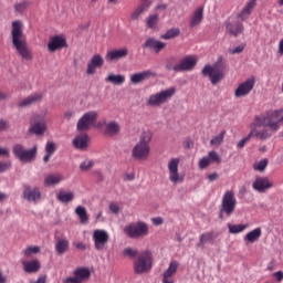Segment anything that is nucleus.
Returning <instances> with one entry per match:
<instances>
[{
  "label": "nucleus",
  "mask_w": 283,
  "mask_h": 283,
  "mask_svg": "<svg viewBox=\"0 0 283 283\" xmlns=\"http://www.w3.org/2000/svg\"><path fill=\"white\" fill-rule=\"evenodd\" d=\"M211 165V160L209 159V157H203L200 159L199 161V168L200 169H207V167Z\"/></svg>",
  "instance_id": "53"
},
{
  "label": "nucleus",
  "mask_w": 283,
  "mask_h": 283,
  "mask_svg": "<svg viewBox=\"0 0 283 283\" xmlns=\"http://www.w3.org/2000/svg\"><path fill=\"white\" fill-rule=\"evenodd\" d=\"M43 101V95L41 93H34L19 103V107H30V105H36Z\"/></svg>",
  "instance_id": "23"
},
{
  "label": "nucleus",
  "mask_w": 283,
  "mask_h": 283,
  "mask_svg": "<svg viewBox=\"0 0 283 283\" xmlns=\"http://www.w3.org/2000/svg\"><path fill=\"white\" fill-rule=\"evenodd\" d=\"M176 36H180V29L179 28H171L166 31L165 34L161 35V39L165 41H169V39H176Z\"/></svg>",
  "instance_id": "39"
},
{
  "label": "nucleus",
  "mask_w": 283,
  "mask_h": 283,
  "mask_svg": "<svg viewBox=\"0 0 283 283\" xmlns=\"http://www.w3.org/2000/svg\"><path fill=\"white\" fill-rule=\"evenodd\" d=\"M143 48H147L148 50H153L155 54H159L163 52V50H165V48H167V43L160 42L154 38H148Z\"/></svg>",
  "instance_id": "19"
},
{
  "label": "nucleus",
  "mask_w": 283,
  "mask_h": 283,
  "mask_svg": "<svg viewBox=\"0 0 283 283\" xmlns=\"http://www.w3.org/2000/svg\"><path fill=\"white\" fill-rule=\"evenodd\" d=\"M208 158L210 159V163H222V158H220V155H218V153L213 150L208 154Z\"/></svg>",
  "instance_id": "48"
},
{
  "label": "nucleus",
  "mask_w": 283,
  "mask_h": 283,
  "mask_svg": "<svg viewBox=\"0 0 283 283\" xmlns=\"http://www.w3.org/2000/svg\"><path fill=\"white\" fill-rule=\"evenodd\" d=\"M226 32L230 34V36H240L244 32V24L240 21L228 22L226 24Z\"/></svg>",
  "instance_id": "20"
},
{
  "label": "nucleus",
  "mask_w": 283,
  "mask_h": 283,
  "mask_svg": "<svg viewBox=\"0 0 283 283\" xmlns=\"http://www.w3.org/2000/svg\"><path fill=\"white\" fill-rule=\"evenodd\" d=\"M249 228V223L245 224H228V229H229V233L232 234H238V233H242V231H244L245 229Z\"/></svg>",
  "instance_id": "38"
},
{
  "label": "nucleus",
  "mask_w": 283,
  "mask_h": 283,
  "mask_svg": "<svg viewBox=\"0 0 283 283\" xmlns=\"http://www.w3.org/2000/svg\"><path fill=\"white\" fill-rule=\"evenodd\" d=\"M260 238H262V228H255L244 235L243 241L245 244H253L258 242Z\"/></svg>",
  "instance_id": "26"
},
{
  "label": "nucleus",
  "mask_w": 283,
  "mask_h": 283,
  "mask_svg": "<svg viewBox=\"0 0 283 283\" xmlns=\"http://www.w3.org/2000/svg\"><path fill=\"white\" fill-rule=\"evenodd\" d=\"M70 251V240L65 237L55 238V252L57 255H63Z\"/></svg>",
  "instance_id": "21"
},
{
  "label": "nucleus",
  "mask_w": 283,
  "mask_h": 283,
  "mask_svg": "<svg viewBox=\"0 0 283 283\" xmlns=\"http://www.w3.org/2000/svg\"><path fill=\"white\" fill-rule=\"evenodd\" d=\"M98 119V113L91 111L85 113L77 122L76 129L77 132H88L90 127L96 125Z\"/></svg>",
  "instance_id": "9"
},
{
  "label": "nucleus",
  "mask_w": 283,
  "mask_h": 283,
  "mask_svg": "<svg viewBox=\"0 0 283 283\" xmlns=\"http://www.w3.org/2000/svg\"><path fill=\"white\" fill-rule=\"evenodd\" d=\"M198 65V57L195 55H187L178 64H176V73L178 72H191L193 67Z\"/></svg>",
  "instance_id": "13"
},
{
  "label": "nucleus",
  "mask_w": 283,
  "mask_h": 283,
  "mask_svg": "<svg viewBox=\"0 0 283 283\" xmlns=\"http://www.w3.org/2000/svg\"><path fill=\"white\" fill-rule=\"evenodd\" d=\"M184 147L186 149H191V147H193V142H191V139H187L184 144Z\"/></svg>",
  "instance_id": "63"
},
{
  "label": "nucleus",
  "mask_w": 283,
  "mask_h": 283,
  "mask_svg": "<svg viewBox=\"0 0 283 283\" xmlns=\"http://www.w3.org/2000/svg\"><path fill=\"white\" fill-rule=\"evenodd\" d=\"M87 140H90L87 135H78L73 139V145L76 149H81L83 151L87 149Z\"/></svg>",
  "instance_id": "31"
},
{
  "label": "nucleus",
  "mask_w": 283,
  "mask_h": 283,
  "mask_svg": "<svg viewBox=\"0 0 283 283\" xmlns=\"http://www.w3.org/2000/svg\"><path fill=\"white\" fill-rule=\"evenodd\" d=\"M269 166V159H262L261 161L253 165L254 171H264Z\"/></svg>",
  "instance_id": "45"
},
{
  "label": "nucleus",
  "mask_w": 283,
  "mask_h": 283,
  "mask_svg": "<svg viewBox=\"0 0 283 283\" xmlns=\"http://www.w3.org/2000/svg\"><path fill=\"white\" fill-rule=\"evenodd\" d=\"M28 6H30V2L22 1V2L14 4V10L18 14H23V12H25V10H28Z\"/></svg>",
  "instance_id": "42"
},
{
  "label": "nucleus",
  "mask_w": 283,
  "mask_h": 283,
  "mask_svg": "<svg viewBox=\"0 0 283 283\" xmlns=\"http://www.w3.org/2000/svg\"><path fill=\"white\" fill-rule=\"evenodd\" d=\"M11 41L14 50L21 55L24 61H32V50L28 46V40L23 34V22L15 20L11 23Z\"/></svg>",
  "instance_id": "1"
},
{
  "label": "nucleus",
  "mask_w": 283,
  "mask_h": 283,
  "mask_svg": "<svg viewBox=\"0 0 283 283\" xmlns=\"http://www.w3.org/2000/svg\"><path fill=\"white\" fill-rule=\"evenodd\" d=\"M213 240V233L206 232L200 235V241L198 243V247H202V244H207V242H211Z\"/></svg>",
  "instance_id": "43"
},
{
  "label": "nucleus",
  "mask_w": 283,
  "mask_h": 283,
  "mask_svg": "<svg viewBox=\"0 0 283 283\" xmlns=\"http://www.w3.org/2000/svg\"><path fill=\"white\" fill-rule=\"evenodd\" d=\"M123 254L125 258H136V255L138 256V251L134 248H126L124 249Z\"/></svg>",
  "instance_id": "46"
},
{
  "label": "nucleus",
  "mask_w": 283,
  "mask_h": 283,
  "mask_svg": "<svg viewBox=\"0 0 283 283\" xmlns=\"http://www.w3.org/2000/svg\"><path fill=\"white\" fill-rule=\"evenodd\" d=\"M129 50L127 48L108 51L106 53V61H120V59L127 57Z\"/></svg>",
  "instance_id": "22"
},
{
  "label": "nucleus",
  "mask_w": 283,
  "mask_h": 283,
  "mask_svg": "<svg viewBox=\"0 0 283 283\" xmlns=\"http://www.w3.org/2000/svg\"><path fill=\"white\" fill-rule=\"evenodd\" d=\"M150 7L151 1H144L133 11V13L130 14V19L133 21H138V19H140V15L145 14V12H147V10H149Z\"/></svg>",
  "instance_id": "25"
},
{
  "label": "nucleus",
  "mask_w": 283,
  "mask_h": 283,
  "mask_svg": "<svg viewBox=\"0 0 283 283\" xmlns=\"http://www.w3.org/2000/svg\"><path fill=\"white\" fill-rule=\"evenodd\" d=\"M73 247H75V249H78L80 251H86L87 250V245L81 241H75L73 242Z\"/></svg>",
  "instance_id": "55"
},
{
  "label": "nucleus",
  "mask_w": 283,
  "mask_h": 283,
  "mask_svg": "<svg viewBox=\"0 0 283 283\" xmlns=\"http://www.w3.org/2000/svg\"><path fill=\"white\" fill-rule=\"evenodd\" d=\"M235 207H238V199L235 198V192L233 190H227L223 193L221 207L219 210L220 220H224V216H227V218H231V216L235 213Z\"/></svg>",
  "instance_id": "3"
},
{
  "label": "nucleus",
  "mask_w": 283,
  "mask_h": 283,
  "mask_svg": "<svg viewBox=\"0 0 283 283\" xmlns=\"http://www.w3.org/2000/svg\"><path fill=\"white\" fill-rule=\"evenodd\" d=\"M64 283H81V280L75 275L74 277H67Z\"/></svg>",
  "instance_id": "59"
},
{
  "label": "nucleus",
  "mask_w": 283,
  "mask_h": 283,
  "mask_svg": "<svg viewBox=\"0 0 283 283\" xmlns=\"http://www.w3.org/2000/svg\"><path fill=\"white\" fill-rule=\"evenodd\" d=\"M109 210L112 211V213H118V211H120V208L118 207V203H109Z\"/></svg>",
  "instance_id": "57"
},
{
  "label": "nucleus",
  "mask_w": 283,
  "mask_h": 283,
  "mask_svg": "<svg viewBox=\"0 0 283 283\" xmlns=\"http://www.w3.org/2000/svg\"><path fill=\"white\" fill-rule=\"evenodd\" d=\"M203 76H209L212 85H218L222 78H224V69L222 67V61L217 62L213 66L206 65L202 70Z\"/></svg>",
  "instance_id": "6"
},
{
  "label": "nucleus",
  "mask_w": 283,
  "mask_h": 283,
  "mask_svg": "<svg viewBox=\"0 0 283 283\" xmlns=\"http://www.w3.org/2000/svg\"><path fill=\"white\" fill-rule=\"evenodd\" d=\"M179 266L178 261H171L168 269L163 273V283H174V275L178 273Z\"/></svg>",
  "instance_id": "17"
},
{
  "label": "nucleus",
  "mask_w": 283,
  "mask_h": 283,
  "mask_svg": "<svg viewBox=\"0 0 283 283\" xmlns=\"http://www.w3.org/2000/svg\"><path fill=\"white\" fill-rule=\"evenodd\" d=\"M63 48H67V40L62 35H55L50 39L48 44L49 52H56V50H63Z\"/></svg>",
  "instance_id": "16"
},
{
  "label": "nucleus",
  "mask_w": 283,
  "mask_h": 283,
  "mask_svg": "<svg viewBox=\"0 0 283 283\" xmlns=\"http://www.w3.org/2000/svg\"><path fill=\"white\" fill-rule=\"evenodd\" d=\"M252 187L254 191H259V193H264L265 191H269V189H272L273 184L271 180H269V177H258L253 181Z\"/></svg>",
  "instance_id": "15"
},
{
  "label": "nucleus",
  "mask_w": 283,
  "mask_h": 283,
  "mask_svg": "<svg viewBox=\"0 0 283 283\" xmlns=\"http://www.w3.org/2000/svg\"><path fill=\"white\" fill-rule=\"evenodd\" d=\"M40 251L41 248H39L38 245H30L25 250H23V253L27 258H30V255H36V253H40Z\"/></svg>",
  "instance_id": "44"
},
{
  "label": "nucleus",
  "mask_w": 283,
  "mask_h": 283,
  "mask_svg": "<svg viewBox=\"0 0 283 283\" xmlns=\"http://www.w3.org/2000/svg\"><path fill=\"white\" fill-rule=\"evenodd\" d=\"M105 82L113 83V85H123V83H125V77L120 74H118V75L109 74L105 78Z\"/></svg>",
  "instance_id": "36"
},
{
  "label": "nucleus",
  "mask_w": 283,
  "mask_h": 283,
  "mask_svg": "<svg viewBox=\"0 0 283 283\" xmlns=\"http://www.w3.org/2000/svg\"><path fill=\"white\" fill-rule=\"evenodd\" d=\"M0 156L10 157V150H8V148H1L0 147Z\"/></svg>",
  "instance_id": "62"
},
{
  "label": "nucleus",
  "mask_w": 283,
  "mask_h": 283,
  "mask_svg": "<svg viewBox=\"0 0 283 283\" xmlns=\"http://www.w3.org/2000/svg\"><path fill=\"white\" fill-rule=\"evenodd\" d=\"M105 65V60L101 54H95L92 56L91 61L87 63L86 74L93 76L96 74V70L103 67Z\"/></svg>",
  "instance_id": "14"
},
{
  "label": "nucleus",
  "mask_w": 283,
  "mask_h": 283,
  "mask_svg": "<svg viewBox=\"0 0 283 283\" xmlns=\"http://www.w3.org/2000/svg\"><path fill=\"white\" fill-rule=\"evenodd\" d=\"M124 233L132 240L147 238L149 235V226L145 221L133 222L124 228Z\"/></svg>",
  "instance_id": "5"
},
{
  "label": "nucleus",
  "mask_w": 283,
  "mask_h": 283,
  "mask_svg": "<svg viewBox=\"0 0 283 283\" xmlns=\"http://www.w3.org/2000/svg\"><path fill=\"white\" fill-rule=\"evenodd\" d=\"M104 133L106 136H118V134H120V125L116 120L108 122L105 125Z\"/></svg>",
  "instance_id": "29"
},
{
  "label": "nucleus",
  "mask_w": 283,
  "mask_h": 283,
  "mask_svg": "<svg viewBox=\"0 0 283 283\" xmlns=\"http://www.w3.org/2000/svg\"><path fill=\"white\" fill-rule=\"evenodd\" d=\"M218 178H219L218 172H213V174L208 175V180L210 182H213V180H218Z\"/></svg>",
  "instance_id": "60"
},
{
  "label": "nucleus",
  "mask_w": 283,
  "mask_h": 283,
  "mask_svg": "<svg viewBox=\"0 0 283 283\" xmlns=\"http://www.w3.org/2000/svg\"><path fill=\"white\" fill-rule=\"evenodd\" d=\"M63 180V175L61 174H51L44 178L45 187H52L53 185H59Z\"/></svg>",
  "instance_id": "33"
},
{
  "label": "nucleus",
  "mask_w": 283,
  "mask_h": 283,
  "mask_svg": "<svg viewBox=\"0 0 283 283\" xmlns=\"http://www.w3.org/2000/svg\"><path fill=\"white\" fill-rule=\"evenodd\" d=\"M179 165H180L179 158H172L168 163L169 180H170V182H172V185H178L180 182H185V175H181L178 171Z\"/></svg>",
  "instance_id": "10"
},
{
  "label": "nucleus",
  "mask_w": 283,
  "mask_h": 283,
  "mask_svg": "<svg viewBox=\"0 0 283 283\" xmlns=\"http://www.w3.org/2000/svg\"><path fill=\"white\" fill-rule=\"evenodd\" d=\"M48 130V124L45 122H36L34 124H31V127L29 132L31 134H35V136H43L45 132Z\"/></svg>",
  "instance_id": "30"
},
{
  "label": "nucleus",
  "mask_w": 283,
  "mask_h": 283,
  "mask_svg": "<svg viewBox=\"0 0 283 283\" xmlns=\"http://www.w3.org/2000/svg\"><path fill=\"white\" fill-rule=\"evenodd\" d=\"M22 265L25 273H39L41 271V262L39 260L24 261Z\"/></svg>",
  "instance_id": "28"
},
{
  "label": "nucleus",
  "mask_w": 283,
  "mask_h": 283,
  "mask_svg": "<svg viewBox=\"0 0 283 283\" xmlns=\"http://www.w3.org/2000/svg\"><path fill=\"white\" fill-rule=\"evenodd\" d=\"M253 87H255V77L252 76L248 78L245 82L239 84L237 90L234 91L235 98H242L243 96H249L251 94Z\"/></svg>",
  "instance_id": "12"
},
{
  "label": "nucleus",
  "mask_w": 283,
  "mask_h": 283,
  "mask_svg": "<svg viewBox=\"0 0 283 283\" xmlns=\"http://www.w3.org/2000/svg\"><path fill=\"white\" fill-rule=\"evenodd\" d=\"M226 135H227V130H222L219 135L212 137V139L210 140V145L212 146L222 145V143L224 142Z\"/></svg>",
  "instance_id": "41"
},
{
  "label": "nucleus",
  "mask_w": 283,
  "mask_h": 283,
  "mask_svg": "<svg viewBox=\"0 0 283 283\" xmlns=\"http://www.w3.org/2000/svg\"><path fill=\"white\" fill-rule=\"evenodd\" d=\"M56 200H59V202H62L63 205H67L72 202V200H74V192L72 191L65 192L63 190H60L56 193Z\"/></svg>",
  "instance_id": "32"
},
{
  "label": "nucleus",
  "mask_w": 283,
  "mask_h": 283,
  "mask_svg": "<svg viewBox=\"0 0 283 283\" xmlns=\"http://www.w3.org/2000/svg\"><path fill=\"white\" fill-rule=\"evenodd\" d=\"M10 167H12V161H10V160L0 161V174L8 171V169H10Z\"/></svg>",
  "instance_id": "51"
},
{
  "label": "nucleus",
  "mask_w": 283,
  "mask_h": 283,
  "mask_svg": "<svg viewBox=\"0 0 283 283\" xmlns=\"http://www.w3.org/2000/svg\"><path fill=\"white\" fill-rule=\"evenodd\" d=\"M93 242L96 251H103L107 242H109V233L107 232V230H94Z\"/></svg>",
  "instance_id": "11"
},
{
  "label": "nucleus",
  "mask_w": 283,
  "mask_h": 283,
  "mask_svg": "<svg viewBox=\"0 0 283 283\" xmlns=\"http://www.w3.org/2000/svg\"><path fill=\"white\" fill-rule=\"evenodd\" d=\"M75 213L80 219L81 224H87L90 222V217L87 216V209L83 206H77Z\"/></svg>",
  "instance_id": "34"
},
{
  "label": "nucleus",
  "mask_w": 283,
  "mask_h": 283,
  "mask_svg": "<svg viewBox=\"0 0 283 283\" xmlns=\"http://www.w3.org/2000/svg\"><path fill=\"white\" fill-rule=\"evenodd\" d=\"M92 167H94V161H92V160L83 161V163L80 165V169H81L82 171H90V169H92Z\"/></svg>",
  "instance_id": "49"
},
{
  "label": "nucleus",
  "mask_w": 283,
  "mask_h": 283,
  "mask_svg": "<svg viewBox=\"0 0 283 283\" xmlns=\"http://www.w3.org/2000/svg\"><path fill=\"white\" fill-rule=\"evenodd\" d=\"M151 76H156V73L151 71H143L140 73H135L130 76V83H133L134 85H138V83H143V81L151 78Z\"/></svg>",
  "instance_id": "24"
},
{
  "label": "nucleus",
  "mask_w": 283,
  "mask_h": 283,
  "mask_svg": "<svg viewBox=\"0 0 283 283\" xmlns=\"http://www.w3.org/2000/svg\"><path fill=\"white\" fill-rule=\"evenodd\" d=\"M158 21H160V18H159L158 13L150 14V15L146 19V25H147V28H149L150 30H156V27L158 25Z\"/></svg>",
  "instance_id": "37"
},
{
  "label": "nucleus",
  "mask_w": 283,
  "mask_h": 283,
  "mask_svg": "<svg viewBox=\"0 0 283 283\" xmlns=\"http://www.w3.org/2000/svg\"><path fill=\"white\" fill-rule=\"evenodd\" d=\"M175 94L176 87H170L150 95L147 103L150 107H160V105H165V103H167V101H169Z\"/></svg>",
  "instance_id": "8"
},
{
  "label": "nucleus",
  "mask_w": 283,
  "mask_h": 283,
  "mask_svg": "<svg viewBox=\"0 0 283 283\" xmlns=\"http://www.w3.org/2000/svg\"><path fill=\"white\" fill-rule=\"evenodd\" d=\"M36 146L31 149H25L24 145L15 144L12 148L13 155L20 163H32L36 158Z\"/></svg>",
  "instance_id": "7"
},
{
  "label": "nucleus",
  "mask_w": 283,
  "mask_h": 283,
  "mask_svg": "<svg viewBox=\"0 0 283 283\" xmlns=\"http://www.w3.org/2000/svg\"><path fill=\"white\" fill-rule=\"evenodd\" d=\"M272 277H274L275 282H282L283 281V272L277 271L272 274Z\"/></svg>",
  "instance_id": "56"
},
{
  "label": "nucleus",
  "mask_w": 283,
  "mask_h": 283,
  "mask_svg": "<svg viewBox=\"0 0 283 283\" xmlns=\"http://www.w3.org/2000/svg\"><path fill=\"white\" fill-rule=\"evenodd\" d=\"M229 54H242L244 52V45L235 46L234 49H229Z\"/></svg>",
  "instance_id": "54"
},
{
  "label": "nucleus",
  "mask_w": 283,
  "mask_h": 283,
  "mask_svg": "<svg viewBox=\"0 0 283 283\" xmlns=\"http://www.w3.org/2000/svg\"><path fill=\"white\" fill-rule=\"evenodd\" d=\"M153 136L151 130H145L140 135L139 142L132 149L134 160H147L149 158V154H151L149 143H151Z\"/></svg>",
  "instance_id": "2"
},
{
  "label": "nucleus",
  "mask_w": 283,
  "mask_h": 283,
  "mask_svg": "<svg viewBox=\"0 0 283 283\" xmlns=\"http://www.w3.org/2000/svg\"><path fill=\"white\" fill-rule=\"evenodd\" d=\"M154 266V256L151 251L145 250L137 255L134 261V272L137 275H143V273H149Z\"/></svg>",
  "instance_id": "4"
},
{
  "label": "nucleus",
  "mask_w": 283,
  "mask_h": 283,
  "mask_svg": "<svg viewBox=\"0 0 283 283\" xmlns=\"http://www.w3.org/2000/svg\"><path fill=\"white\" fill-rule=\"evenodd\" d=\"M74 111H67L65 114H64V118H66L67 120H70V118H74Z\"/></svg>",
  "instance_id": "61"
},
{
  "label": "nucleus",
  "mask_w": 283,
  "mask_h": 283,
  "mask_svg": "<svg viewBox=\"0 0 283 283\" xmlns=\"http://www.w3.org/2000/svg\"><path fill=\"white\" fill-rule=\"evenodd\" d=\"M74 275L83 282V280L90 279L91 272L85 268H81L74 271Z\"/></svg>",
  "instance_id": "40"
},
{
  "label": "nucleus",
  "mask_w": 283,
  "mask_h": 283,
  "mask_svg": "<svg viewBox=\"0 0 283 283\" xmlns=\"http://www.w3.org/2000/svg\"><path fill=\"white\" fill-rule=\"evenodd\" d=\"M176 57H170L166 64V70H168V72H176ZM175 64V65H174Z\"/></svg>",
  "instance_id": "52"
},
{
  "label": "nucleus",
  "mask_w": 283,
  "mask_h": 283,
  "mask_svg": "<svg viewBox=\"0 0 283 283\" xmlns=\"http://www.w3.org/2000/svg\"><path fill=\"white\" fill-rule=\"evenodd\" d=\"M253 8H255V6L251 2V0H249V2H247L242 11L239 13V19L241 21H247V19L251 17V12L253 11Z\"/></svg>",
  "instance_id": "35"
},
{
  "label": "nucleus",
  "mask_w": 283,
  "mask_h": 283,
  "mask_svg": "<svg viewBox=\"0 0 283 283\" xmlns=\"http://www.w3.org/2000/svg\"><path fill=\"white\" fill-rule=\"evenodd\" d=\"M153 224H155V227H160V224H163V222H165V220H163V218L160 217H156L151 219Z\"/></svg>",
  "instance_id": "58"
},
{
  "label": "nucleus",
  "mask_w": 283,
  "mask_h": 283,
  "mask_svg": "<svg viewBox=\"0 0 283 283\" xmlns=\"http://www.w3.org/2000/svg\"><path fill=\"white\" fill-rule=\"evenodd\" d=\"M202 19H205V8L199 7L192 14L190 19V28H196L202 23Z\"/></svg>",
  "instance_id": "27"
},
{
  "label": "nucleus",
  "mask_w": 283,
  "mask_h": 283,
  "mask_svg": "<svg viewBox=\"0 0 283 283\" xmlns=\"http://www.w3.org/2000/svg\"><path fill=\"white\" fill-rule=\"evenodd\" d=\"M23 198L28 202H36V200H41V189L39 187L24 186Z\"/></svg>",
  "instance_id": "18"
},
{
  "label": "nucleus",
  "mask_w": 283,
  "mask_h": 283,
  "mask_svg": "<svg viewBox=\"0 0 283 283\" xmlns=\"http://www.w3.org/2000/svg\"><path fill=\"white\" fill-rule=\"evenodd\" d=\"M0 283H8V276L3 274V271L0 270Z\"/></svg>",
  "instance_id": "64"
},
{
  "label": "nucleus",
  "mask_w": 283,
  "mask_h": 283,
  "mask_svg": "<svg viewBox=\"0 0 283 283\" xmlns=\"http://www.w3.org/2000/svg\"><path fill=\"white\" fill-rule=\"evenodd\" d=\"M46 154L53 156L54 151H56V145L52 142H48L45 146Z\"/></svg>",
  "instance_id": "50"
},
{
  "label": "nucleus",
  "mask_w": 283,
  "mask_h": 283,
  "mask_svg": "<svg viewBox=\"0 0 283 283\" xmlns=\"http://www.w3.org/2000/svg\"><path fill=\"white\" fill-rule=\"evenodd\" d=\"M255 137L253 135V133H249L247 137H244L243 139H241L239 143H238V148L239 149H244V146L247 145V143H249V140H251V138Z\"/></svg>",
  "instance_id": "47"
}]
</instances>
